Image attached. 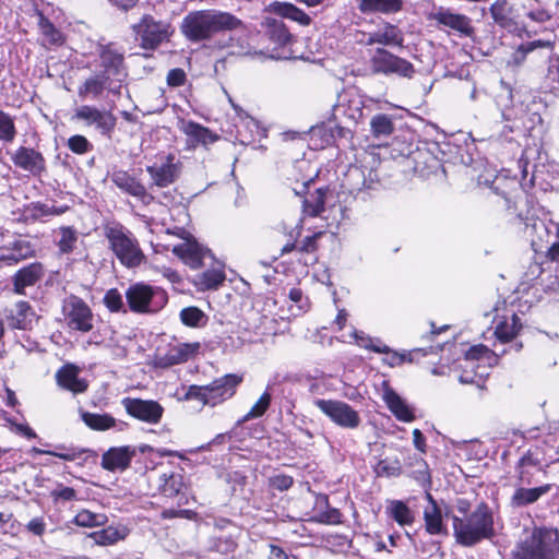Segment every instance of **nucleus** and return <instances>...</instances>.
<instances>
[{
	"label": "nucleus",
	"instance_id": "f257e3e1",
	"mask_svg": "<svg viewBox=\"0 0 559 559\" xmlns=\"http://www.w3.org/2000/svg\"><path fill=\"white\" fill-rule=\"evenodd\" d=\"M243 28V23L234 14L215 10H197L189 12L181 22L182 35L192 43L211 40L215 35Z\"/></svg>",
	"mask_w": 559,
	"mask_h": 559
},
{
	"label": "nucleus",
	"instance_id": "f03ea898",
	"mask_svg": "<svg viewBox=\"0 0 559 559\" xmlns=\"http://www.w3.org/2000/svg\"><path fill=\"white\" fill-rule=\"evenodd\" d=\"M452 522L455 540L464 547H473L496 535L493 513L485 502L479 503L464 518L453 515Z\"/></svg>",
	"mask_w": 559,
	"mask_h": 559
},
{
	"label": "nucleus",
	"instance_id": "7ed1b4c3",
	"mask_svg": "<svg viewBox=\"0 0 559 559\" xmlns=\"http://www.w3.org/2000/svg\"><path fill=\"white\" fill-rule=\"evenodd\" d=\"M559 554V531L535 527L512 552L513 559H555Z\"/></svg>",
	"mask_w": 559,
	"mask_h": 559
},
{
	"label": "nucleus",
	"instance_id": "20e7f679",
	"mask_svg": "<svg viewBox=\"0 0 559 559\" xmlns=\"http://www.w3.org/2000/svg\"><path fill=\"white\" fill-rule=\"evenodd\" d=\"M105 236L110 249L122 265L136 267L144 262L145 255L138 239L130 230L120 225L109 226L105 229Z\"/></svg>",
	"mask_w": 559,
	"mask_h": 559
},
{
	"label": "nucleus",
	"instance_id": "39448f33",
	"mask_svg": "<svg viewBox=\"0 0 559 559\" xmlns=\"http://www.w3.org/2000/svg\"><path fill=\"white\" fill-rule=\"evenodd\" d=\"M368 66L373 74L396 75L411 79L415 74L414 66L383 47L376 48L369 57Z\"/></svg>",
	"mask_w": 559,
	"mask_h": 559
},
{
	"label": "nucleus",
	"instance_id": "423d86ee",
	"mask_svg": "<svg viewBox=\"0 0 559 559\" xmlns=\"http://www.w3.org/2000/svg\"><path fill=\"white\" fill-rule=\"evenodd\" d=\"M133 32L140 40V46L147 50L156 49L173 34L169 23L157 21L150 14L143 15L140 22L133 25Z\"/></svg>",
	"mask_w": 559,
	"mask_h": 559
},
{
	"label": "nucleus",
	"instance_id": "0eeeda50",
	"mask_svg": "<svg viewBox=\"0 0 559 559\" xmlns=\"http://www.w3.org/2000/svg\"><path fill=\"white\" fill-rule=\"evenodd\" d=\"M62 313L67 325L72 330L87 333L94 326L91 308L78 296L71 295L63 300Z\"/></svg>",
	"mask_w": 559,
	"mask_h": 559
},
{
	"label": "nucleus",
	"instance_id": "6e6552de",
	"mask_svg": "<svg viewBox=\"0 0 559 559\" xmlns=\"http://www.w3.org/2000/svg\"><path fill=\"white\" fill-rule=\"evenodd\" d=\"M182 163L174 154L162 156L159 160L146 167L151 177V188H167L175 183L181 175Z\"/></svg>",
	"mask_w": 559,
	"mask_h": 559
},
{
	"label": "nucleus",
	"instance_id": "1a4fd4ad",
	"mask_svg": "<svg viewBox=\"0 0 559 559\" xmlns=\"http://www.w3.org/2000/svg\"><path fill=\"white\" fill-rule=\"evenodd\" d=\"M314 405L342 428L356 429L361 423L358 412L343 401L318 399Z\"/></svg>",
	"mask_w": 559,
	"mask_h": 559
},
{
	"label": "nucleus",
	"instance_id": "9d476101",
	"mask_svg": "<svg viewBox=\"0 0 559 559\" xmlns=\"http://www.w3.org/2000/svg\"><path fill=\"white\" fill-rule=\"evenodd\" d=\"M121 404L128 415L151 425L158 424L164 414V407L153 400L124 397Z\"/></svg>",
	"mask_w": 559,
	"mask_h": 559
},
{
	"label": "nucleus",
	"instance_id": "9b49d317",
	"mask_svg": "<svg viewBox=\"0 0 559 559\" xmlns=\"http://www.w3.org/2000/svg\"><path fill=\"white\" fill-rule=\"evenodd\" d=\"M73 119L83 121L87 127L94 126L102 134H109L116 126V117L110 110H99L96 107L82 105L74 115Z\"/></svg>",
	"mask_w": 559,
	"mask_h": 559
},
{
	"label": "nucleus",
	"instance_id": "f8f14e48",
	"mask_svg": "<svg viewBox=\"0 0 559 559\" xmlns=\"http://www.w3.org/2000/svg\"><path fill=\"white\" fill-rule=\"evenodd\" d=\"M242 382V377L228 373L224 377L215 379L213 382L206 385V393L210 406H216L224 401L230 399L235 392L236 388Z\"/></svg>",
	"mask_w": 559,
	"mask_h": 559
},
{
	"label": "nucleus",
	"instance_id": "ddd939ff",
	"mask_svg": "<svg viewBox=\"0 0 559 559\" xmlns=\"http://www.w3.org/2000/svg\"><path fill=\"white\" fill-rule=\"evenodd\" d=\"M365 44L367 46L381 45L384 47H404L403 31L391 23H383L373 32L368 33Z\"/></svg>",
	"mask_w": 559,
	"mask_h": 559
},
{
	"label": "nucleus",
	"instance_id": "4468645a",
	"mask_svg": "<svg viewBox=\"0 0 559 559\" xmlns=\"http://www.w3.org/2000/svg\"><path fill=\"white\" fill-rule=\"evenodd\" d=\"M111 181L123 192L139 199L144 204H150L153 197L145 186L124 170H115L110 176Z\"/></svg>",
	"mask_w": 559,
	"mask_h": 559
},
{
	"label": "nucleus",
	"instance_id": "2eb2a0df",
	"mask_svg": "<svg viewBox=\"0 0 559 559\" xmlns=\"http://www.w3.org/2000/svg\"><path fill=\"white\" fill-rule=\"evenodd\" d=\"M154 289L145 284L136 283L126 290V299L132 312L148 313L152 310Z\"/></svg>",
	"mask_w": 559,
	"mask_h": 559
},
{
	"label": "nucleus",
	"instance_id": "dca6fc26",
	"mask_svg": "<svg viewBox=\"0 0 559 559\" xmlns=\"http://www.w3.org/2000/svg\"><path fill=\"white\" fill-rule=\"evenodd\" d=\"M13 164L31 173L34 176H39L46 170V162L41 153L29 147H19L12 155Z\"/></svg>",
	"mask_w": 559,
	"mask_h": 559
},
{
	"label": "nucleus",
	"instance_id": "f3484780",
	"mask_svg": "<svg viewBox=\"0 0 559 559\" xmlns=\"http://www.w3.org/2000/svg\"><path fill=\"white\" fill-rule=\"evenodd\" d=\"M44 276V266L39 262H33L20 269L12 277L13 292L25 295V288L34 286Z\"/></svg>",
	"mask_w": 559,
	"mask_h": 559
},
{
	"label": "nucleus",
	"instance_id": "a211bd4d",
	"mask_svg": "<svg viewBox=\"0 0 559 559\" xmlns=\"http://www.w3.org/2000/svg\"><path fill=\"white\" fill-rule=\"evenodd\" d=\"M79 372L76 366L67 364L56 372V381L59 386L74 394L83 393L88 385L86 380L79 377Z\"/></svg>",
	"mask_w": 559,
	"mask_h": 559
},
{
	"label": "nucleus",
	"instance_id": "6ab92c4d",
	"mask_svg": "<svg viewBox=\"0 0 559 559\" xmlns=\"http://www.w3.org/2000/svg\"><path fill=\"white\" fill-rule=\"evenodd\" d=\"M100 66L104 68V74L107 79L110 75H121L124 73L123 52L117 49L112 44L102 46L99 51Z\"/></svg>",
	"mask_w": 559,
	"mask_h": 559
},
{
	"label": "nucleus",
	"instance_id": "aec40b11",
	"mask_svg": "<svg viewBox=\"0 0 559 559\" xmlns=\"http://www.w3.org/2000/svg\"><path fill=\"white\" fill-rule=\"evenodd\" d=\"M200 349L199 343H179L171 346L167 353L159 357V366L170 367L188 361Z\"/></svg>",
	"mask_w": 559,
	"mask_h": 559
},
{
	"label": "nucleus",
	"instance_id": "412c9836",
	"mask_svg": "<svg viewBox=\"0 0 559 559\" xmlns=\"http://www.w3.org/2000/svg\"><path fill=\"white\" fill-rule=\"evenodd\" d=\"M135 455V449L129 445L111 448L104 453L102 466L108 471L126 469Z\"/></svg>",
	"mask_w": 559,
	"mask_h": 559
},
{
	"label": "nucleus",
	"instance_id": "4be33fe9",
	"mask_svg": "<svg viewBox=\"0 0 559 559\" xmlns=\"http://www.w3.org/2000/svg\"><path fill=\"white\" fill-rule=\"evenodd\" d=\"M342 514L336 508H331L326 495L316 496L311 521L316 523L333 525L341 523Z\"/></svg>",
	"mask_w": 559,
	"mask_h": 559
},
{
	"label": "nucleus",
	"instance_id": "5701e85b",
	"mask_svg": "<svg viewBox=\"0 0 559 559\" xmlns=\"http://www.w3.org/2000/svg\"><path fill=\"white\" fill-rule=\"evenodd\" d=\"M428 504L424 509L425 528L430 535L447 534L442 520V511L431 493H426Z\"/></svg>",
	"mask_w": 559,
	"mask_h": 559
},
{
	"label": "nucleus",
	"instance_id": "b1692460",
	"mask_svg": "<svg viewBox=\"0 0 559 559\" xmlns=\"http://www.w3.org/2000/svg\"><path fill=\"white\" fill-rule=\"evenodd\" d=\"M173 253L180 258L190 267L199 269L202 265L205 250L195 241L187 240L175 246L173 248Z\"/></svg>",
	"mask_w": 559,
	"mask_h": 559
},
{
	"label": "nucleus",
	"instance_id": "393cba45",
	"mask_svg": "<svg viewBox=\"0 0 559 559\" xmlns=\"http://www.w3.org/2000/svg\"><path fill=\"white\" fill-rule=\"evenodd\" d=\"M383 400L394 416L402 421L409 423L414 420V414L402 397L390 386L383 391Z\"/></svg>",
	"mask_w": 559,
	"mask_h": 559
},
{
	"label": "nucleus",
	"instance_id": "a878e982",
	"mask_svg": "<svg viewBox=\"0 0 559 559\" xmlns=\"http://www.w3.org/2000/svg\"><path fill=\"white\" fill-rule=\"evenodd\" d=\"M182 132L188 136L189 145L193 147L199 144L206 146L217 140V135L211 130L193 121L183 122Z\"/></svg>",
	"mask_w": 559,
	"mask_h": 559
},
{
	"label": "nucleus",
	"instance_id": "bb28decb",
	"mask_svg": "<svg viewBox=\"0 0 559 559\" xmlns=\"http://www.w3.org/2000/svg\"><path fill=\"white\" fill-rule=\"evenodd\" d=\"M267 38L278 47H285L293 41V35L282 20L266 17L264 21Z\"/></svg>",
	"mask_w": 559,
	"mask_h": 559
},
{
	"label": "nucleus",
	"instance_id": "cd10ccee",
	"mask_svg": "<svg viewBox=\"0 0 559 559\" xmlns=\"http://www.w3.org/2000/svg\"><path fill=\"white\" fill-rule=\"evenodd\" d=\"M436 19L440 24L455 29L465 36H471L474 32L469 17L464 14L442 11L436 15Z\"/></svg>",
	"mask_w": 559,
	"mask_h": 559
},
{
	"label": "nucleus",
	"instance_id": "c85d7f7f",
	"mask_svg": "<svg viewBox=\"0 0 559 559\" xmlns=\"http://www.w3.org/2000/svg\"><path fill=\"white\" fill-rule=\"evenodd\" d=\"M183 486V476L180 473H163L157 479V489L166 498L178 496Z\"/></svg>",
	"mask_w": 559,
	"mask_h": 559
},
{
	"label": "nucleus",
	"instance_id": "c756f323",
	"mask_svg": "<svg viewBox=\"0 0 559 559\" xmlns=\"http://www.w3.org/2000/svg\"><path fill=\"white\" fill-rule=\"evenodd\" d=\"M402 8V0H360L358 9L361 13H395Z\"/></svg>",
	"mask_w": 559,
	"mask_h": 559
},
{
	"label": "nucleus",
	"instance_id": "7c9ffc66",
	"mask_svg": "<svg viewBox=\"0 0 559 559\" xmlns=\"http://www.w3.org/2000/svg\"><path fill=\"white\" fill-rule=\"evenodd\" d=\"M34 312L27 301H19L14 306L9 318V324L13 329L26 330L31 326Z\"/></svg>",
	"mask_w": 559,
	"mask_h": 559
},
{
	"label": "nucleus",
	"instance_id": "2f4dec72",
	"mask_svg": "<svg viewBox=\"0 0 559 559\" xmlns=\"http://www.w3.org/2000/svg\"><path fill=\"white\" fill-rule=\"evenodd\" d=\"M551 489V485L547 484L536 488H518L512 496V504L515 507H524L536 502L543 495Z\"/></svg>",
	"mask_w": 559,
	"mask_h": 559
},
{
	"label": "nucleus",
	"instance_id": "473e14b6",
	"mask_svg": "<svg viewBox=\"0 0 559 559\" xmlns=\"http://www.w3.org/2000/svg\"><path fill=\"white\" fill-rule=\"evenodd\" d=\"M273 11L277 15L295 21L304 26L311 23V17L305 11L289 2H274Z\"/></svg>",
	"mask_w": 559,
	"mask_h": 559
},
{
	"label": "nucleus",
	"instance_id": "72a5a7b5",
	"mask_svg": "<svg viewBox=\"0 0 559 559\" xmlns=\"http://www.w3.org/2000/svg\"><path fill=\"white\" fill-rule=\"evenodd\" d=\"M107 76L105 75H94L84 81L82 85L79 86L78 94L83 98H93L96 99L102 96L106 84Z\"/></svg>",
	"mask_w": 559,
	"mask_h": 559
},
{
	"label": "nucleus",
	"instance_id": "f704fd0d",
	"mask_svg": "<svg viewBox=\"0 0 559 559\" xmlns=\"http://www.w3.org/2000/svg\"><path fill=\"white\" fill-rule=\"evenodd\" d=\"M83 423L93 430H108L116 426V419L109 414H97L90 412H81Z\"/></svg>",
	"mask_w": 559,
	"mask_h": 559
},
{
	"label": "nucleus",
	"instance_id": "c9c22d12",
	"mask_svg": "<svg viewBox=\"0 0 559 559\" xmlns=\"http://www.w3.org/2000/svg\"><path fill=\"white\" fill-rule=\"evenodd\" d=\"M521 326L520 318L516 314H512L497 324L495 334L499 341L506 343L518 334Z\"/></svg>",
	"mask_w": 559,
	"mask_h": 559
},
{
	"label": "nucleus",
	"instance_id": "e433bc0d",
	"mask_svg": "<svg viewBox=\"0 0 559 559\" xmlns=\"http://www.w3.org/2000/svg\"><path fill=\"white\" fill-rule=\"evenodd\" d=\"M38 28L45 44L58 45L62 43L61 33L41 13H38Z\"/></svg>",
	"mask_w": 559,
	"mask_h": 559
},
{
	"label": "nucleus",
	"instance_id": "4c0bfd02",
	"mask_svg": "<svg viewBox=\"0 0 559 559\" xmlns=\"http://www.w3.org/2000/svg\"><path fill=\"white\" fill-rule=\"evenodd\" d=\"M390 516L400 525H409L414 522L411 509L401 500H393L386 508Z\"/></svg>",
	"mask_w": 559,
	"mask_h": 559
},
{
	"label": "nucleus",
	"instance_id": "58836bf2",
	"mask_svg": "<svg viewBox=\"0 0 559 559\" xmlns=\"http://www.w3.org/2000/svg\"><path fill=\"white\" fill-rule=\"evenodd\" d=\"M328 189L319 188L313 194L304 201V213L309 216H318L324 211L325 193Z\"/></svg>",
	"mask_w": 559,
	"mask_h": 559
},
{
	"label": "nucleus",
	"instance_id": "ea45409f",
	"mask_svg": "<svg viewBox=\"0 0 559 559\" xmlns=\"http://www.w3.org/2000/svg\"><path fill=\"white\" fill-rule=\"evenodd\" d=\"M181 322L190 328H201L207 322V316L198 307L191 306L180 311Z\"/></svg>",
	"mask_w": 559,
	"mask_h": 559
},
{
	"label": "nucleus",
	"instance_id": "a19ab883",
	"mask_svg": "<svg viewBox=\"0 0 559 559\" xmlns=\"http://www.w3.org/2000/svg\"><path fill=\"white\" fill-rule=\"evenodd\" d=\"M225 281V273L223 270L213 269L207 270L198 275L197 284L201 289H216Z\"/></svg>",
	"mask_w": 559,
	"mask_h": 559
},
{
	"label": "nucleus",
	"instance_id": "79ce46f5",
	"mask_svg": "<svg viewBox=\"0 0 559 559\" xmlns=\"http://www.w3.org/2000/svg\"><path fill=\"white\" fill-rule=\"evenodd\" d=\"M370 128L374 138H381L389 136L394 130V124L389 116L379 114L372 117Z\"/></svg>",
	"mask_w": 559,
	"mask_h": 559
},
{
	"label": "nucleus",
	"instance_id": "37998d69",
	"mask_svg": "<svg viewBox=\"0 0 559 559\" xmlns=\"http://www.w3.org/2000/svg\"><path fill=\"white\" fill-rule=\"evenodd\" d=\"M73 522L78 526L82 527L102 526L107 522V516L102 513H94L88 510H81L74 516Z\"/></svg>",
	"mask_w": 559,
	"mask_h": 559
},
{
	"label": "nucleus",
	"instance_id": "c03bdc74",
	"mask_svg": "<svg viewBox=\"0 0 559 559\" xmlns=\"http://www.w3.org/2000/svg\"><path fill=\"white\" fill-rule=\"evenodd\" d=\"M493 21L501 25L507 26L510 22L511 7L508 0H496L489 8Z\"/></svg>",
	"mask_w": 559,
	"mask_h": 559
},
{
	"label": "nucleus",
	"instance_id": "a18cd8bd",
	"mask_svg": "<svg viewBox=\"0 0 559 559\" xmlns=\"http://www.w3.org/2000/svg\"><path fill=\"white\" fill-rule=\"evenodd\" d=\"M60 233V239L58 240V248L61 253H70L74 250L76 241H78V234L76 230L72 227H61L59 229Z\"/></svg>",
	"mask_w": 559,
	"mask_h": 559
},
{
	"label": "nucleus",
	"instance_id": "49530a36",
	"mask_svg": "<svg viewBox=\"0 0 559 559\" xmlns=\"http://www.w3.org/2000/svg\"><path fill=\"white\" fill-rule=\"evenodd\" d=\"M343 114L348 119L357 122L362 117V106L361 102L357 98L349 99L348 106L345 108L344 104H337L334 106V115Z\"/></svg>",
	"mask_w": 559,
	"mask_h": 559
},
{
	"label": "nucleus",
	"instance_id": "de8ad7c7",
	"mask_svg": "<svg viewBox=\"0 0 559 559\" xmlns=\"http://www.w3.org/2000/svg\"><path fill=\"white\" fill-rule=\"evenodd\" d=\"M57 449L60 451L43 450L39 448H33L32 451L36 454L51 455L69 462L76 460L82 453V451H79L74 448H67L64 445H58Z\"/></svg>",
	"mask_w": 559,
	"mask_h": 559
},
{
	"label": "nucleus",
	"instance_id": "09e8293b",
	"mask_svg": "<svg viewBox=\"0 0 559 559\" xmlns=\"http://www.w3.org/2000/svg\"><path fill=\"white\" fill-rule=\"evenodd\" d=\"M16 135L14 119L7 112L0 110V140L13 142Z\"/></svg>",
	"mask_w": 559,
	"mask_h": 559
},
{
	"label": "nucleus",
	"instance_id": "8fccbe9b",
	"mask_svg": "<svg viewBox=\"0 0 559 559\" xmlns=\"http://www.w3.org/2000/svg\"><path fill=\"white\" fill-rule=\"evenodd\" d=\"M271 404V394L264 392L260 399L254 403L250 411L245 415L243 421H248L254 418H259L267 411Z\"/></svg>",
	"mask_w": 559,
	"mask_h": 559
},
{
	"label": "nucleus",
	"instance_id": "3c124183",
	"mask_svg": "<svg viewBox=\"0 0 559 559\" xmlns=\"http://www.w3.org/2000/svg\"><path fill=\"white\" fill-rule=\"evenodd\" d=\"M99 545H111L122 538L120 533L114 527H107L91 535Z\"/></svg>",
	"mask_w": 559,
	"mask_h": 559
},
{
	"label": "nucleus",
	"instance_id": "603ef678",
	"mask_svg": "<svg viewBox=\"0 0 559 559\" xmlns=\"http://www.w3.org/2000/svg\"><path fill=\"white\" fill-rule=\"evenodd\" d=\"M105 306L112 312H117L123 309L122 295L116 288L107 290L104 296Z\"/></svg>",
	"mask_w": 559,
	"mask_h": 559
},
{
	"label": "nucleus",
	"instance_id": "864d4df0",
	"mask_svg": "<svg viewBox=\"0 0 559 559\" xmlns=\"http://www.w3.org/2000/svg\"><path fill=\"white\" fill-rule=\"evenodd\" d=\"M68 147L75 154H85L92 150V144L85 136L76 134L68 140Z\"/></svg>",
	"mask_w": 559,
	"mask_h": 559
},
{
	"label": "nucleus",
	"instance_id": "5fc2aeb1",
	"mask_svg": "<svg viewBox=\"0 0 559 559\" xmlns=\"http://www.w3.org/2000/svg\"><path fill=\"white\" fill-rule=\"evenodd\" d=\"M185 401L197 400L202 406L209 405L206 385H195L192 384L188 388L187 392L183 395Z\"/></svg>",
	"mask_w": 559,
	"mask_h": 559
},
{
	"label": "nucleus",
	"instance_id": "6e6d98bb",
	"mask_svg": "<svg viewBox=\"0 0 559 559\" xmlns=\"http://www.w3.org/2000/svg\"><path fill=\"white\" fill-rule=\"evenodd\" d=\"M293 484V477L285 474H276L269 478L270 487L280 491L288 490Z\"/></svg>",
	"mask_w": 559,
	"mask_h": 559
},
{
	"label": "nucleus",
	"instance_id": "4d7b16f0",
	"mask_svg": "<svg viewBox=\"0 0 559 559\" xmlns=\"http://www.w3.org/2000/svg\"><path fill=\"white\" fill-rule=\"evenodd\" d=\"M323 231L314 233L312 236L306 237L299 246H297V250L300 252L311 253L318 249V240L322 237Z\"/></svg>",
	"mask_w": 559,
	"mask_h": 559
},
{
	"label": "nucleus",
	"instance_id": "13d9d810",
	"mask_svg": "<svg viewBox=\"0 0 559 559\" xmlns=\"http://www.w3.org/2000/svg\"><path fill=\"white\" fill-rule=\"evenodd\" d=\"M235 38L230 37V44L228 47L231 49L230 53L236 56H249L252 53L251 47L246 39H238L237 44H234Z\"/></svg>",
	"mask_w": 559,
	"mask_h": 559
},
{
	"label": "nucleus",
	"instance_id": "bf43d9fd",
	"mask_svg": "<svg viewBox=\"0 0 559 559\" xmlns=\"http://www.w3.org/2000/svg\"><path fill=\"white\" fill-rule=\"evenodd\" d=\"M186 78V73L182 69L175 68L167 73L166 81L169 86L178 87L185 84Z\"/></svg>",
	"mask_w": 559,
	"mask_h": 559
},
{
	"label": "nucleus",
	"instance_id": "052dcab7",
	"mask_svg": "<svg viewBox=\"0 0 559 559\" xmlns=\"http://www.w3.org/2000/svg\"><path fill=\"white\" fill-rule=\"evenodd\" d=\"M546 78L551 82H559V57L556 55L548 57Z\"/></svg>",
	"mask_w": 559,
	"mask_h": 559
},
{
	"label": "nucleus",
	"instance_id": "680f3d73",
	"mask_svg": "<svg viewBox=\"0 0 559 559\" xmlns=\"http://www.w3.org/2000/svg\"><path fill=\"white\" fill-rule=\"evenodd\" d=\"M51 495L56 500L71 501L75 498L76 492L71 487H61L59 489L53 490Z\"/></svg>",
	"mask_w": 559,
	"mask_h": 559
},
{
	"label": "nucleus",
	"instance_id": "e2e57ef3",
	"mask_svg": "<svg viewBox=\"0 0 559 559\" xmlns=\"http://www.w3.org/2000/svg\"><path fill=\"white\" fill-rule=\"evenodd\" d=\"M26 527L34 535L41 536L45 533L46 523L43 518H34L27 523Z\"/></svg>",
	"mask_w": 559,
	"mask_h": 559
},
{
	"label": "nucleus",
	"instance_id": "0e129e2a",
	"mask_svg": "<svg viewBox=\"0 0 559 559\" xmlns=\"http://www.w3.org/2000/svg\"><path fill=\"white\" fill-rule=\"evenodd\" d=\"M527 16L534 22L545 23L551 19V13L544 8H538L536 10H531L527 13Z\"/></svg>",
	"mask_w": 559,
	"mask_h": 559
},
{
	"label": "nucleus",
	"instance_id": "69168bd1",
	"mask_svg": "<svg viewBox=\"0 0 559 559\" xmlns=\"http://www.w3.org/2000/svg\"><path fill=\"white\" fill-rule=\"evenodd\" d=\"M399 467L390 465L386 461H380L376 467V472L379 476H395L399 474Z\"/></svg>",
	"mask_w": 559,
	"mask_h": 559
},
{
	"label": "nucleus",
	"instance_id": "338daca9",
	"mask_svg": "<svg viewBox=\"0 0 559 559\" xmlns=\"http://www.w3.org/2000/svg\"><path fill=\"white\" fill-rule=\"evenodd\" d=\"M489 348L485 345H475V346H472L467 352H466V358L467 359H479L486 355L489 354Z\"/></svg>",
	"mask_w": 559,
	"mask_h": 559
},
{
	"label": "nucleus",
	"instance_id": "774afa93",
	"mask_svg": "<svg viewBox=\"0 0 559 559\" xmlns=\"http://www.w3.org/2000/svg\"><path fill=\"white\" fill-rule=\"evenodd\" d=\"M547 246H545V249L547 250V255L550 260L556 261L559 259V243L556 241L549 242L546 241Z\"/></svg>",
	"mask_w": 559,
	"mask_h": 559
}]
</instances>
